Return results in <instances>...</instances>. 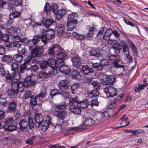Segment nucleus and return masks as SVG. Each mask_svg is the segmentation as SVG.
I'll list each match as a JSON object with an SVG mask.
<instances>
[{
  "instance_id": "f257e3e1",
  "label": "nucleus",
  "mask_w": 148,
  "mask_h": 148,
  "mask_svg": "<svg viewBox=\"0 0 148 148\" xmlns=\"http://www.w3.org/2000/svg\"><path fill=\"white\" fill-rule=\"evenodd\" d=\"M66 107V105L65 102H62L54 106L55 111L54 114L58 119L63 120L67 117L68 112L66 110L59 111V110H62Z\"/></svg>"
},
{
  "instance_id": "f03ea898",
  "label": "nucleus",
  "mask_w": 148,
  "mask_h": 148,
  "mask_svg": "<svg viewBox=\"0 0 148 148\" xmlns=\"http://www.w3.org/2000/svg\"><path fill=\"white\" fill-rule=\"evenodd\" d=\"M68 58V56L65 53L62 52L60 53L57 56L56 60L53 58L49 59L47 61L48 66L51 68H55Z\"/></svg>"
},
{
  "instance_id": "7ed1b4c3",
  "label": "nucleus",
  "mask_w": 148,
  "mask_h": 148,
  "mask_svg": "<svg viewBox=\"0 0 148 148\" xmlns=\"http://www.w3.org/2000/svg\"><path fill=\"white\" fill-rule=\"evenodd\" d=\"M7 32L10 36L13 37V45L14 47L19 48L22 44V42L19 36H17L18 32V29L17 28L12 27L11 28H7Z\"/></svg>"
},
{
  "instance_id": "20e7f679",
  "label": "nucleus",
  "mask_w": 148,
  "mask_h": 148,
  "mask_svg": "<svg viewBox=\"0 0 148 148\" xmlns=\"http://www.w3.org/2000/svg\"><path fill=\"white\" fill-rule=\"evenodd\" d=\"M122 43H124V44L122 45V46L117 42L113 43L112 47L114 53L116 54H119L120 53L121 50L122 49L123 47V51L125 55L130 54L129 48L128 45L125 43L124 41H123Z\"/></svg>"
},
{
  "instance_id": "39448f33",
  "label": "nucleus",
  "mask_w": 148,
  "mask_h": 148,
  "mask_svg": "<svg viewBox=\"0 0 148 148\" xmlns=\"http://www.w3.org/2000/svg\"><path fill=\"white\" fill-rule=\"evenodd\" d=\"M41 32L42 34L41 36V40L45 44L47 40L51 39L54 37L55 32L53 29L47 30L42 29Z\"/></svg>"
},
{
  "instance_id": "423d86ee",
  "label": "nucleus",
  "mask_w": 148,
  "mask_h": 148,
  "mask_svg": "<svg viewBox=\"0 0 148 148\" xmlns=\"http://www.w3.org/2000/svg\"><path fill=\"white\" fill-rule=\"evenodd\" d=\"M20 128L22 130H26L28 126L29 128L32 129L34 126V123L32 118H29L28 119V121L25 119L21 121L19 123Z\"/></svg>"
},
{
  "instance_id": "0eeeda50",
  "label": "nucleus",
  "mask_w": 148,
  "mask_h": 148,
  "mask_svg": "<svg viewBox=\"0 0 148 148\" xmlns=\"http://www.w3.org/2000/svg\"><path fill=\"white\" fill-rule=\"evenodd\" d=\"M44 51L43 46L37 45L35 46L31 51V55L32 57H39Z\"/></svg>"
},
{
  "instance_id": "6e6552de",
  "label": "nucleus",
  "mask_w": 148,
  "mask_h": 148,
  "mask_svg": "<svg viewBox=\"0 0 148 148\" xmlns=\"http://www.w3.org/2000/svg\"><path fill=\"white\" fill-rule=\"evenodd\" d=\"M119 56L118 55H112L109 56V59L113 62L114 66L117 68H122L123 70H124L125 66L123 65L119 64L118 61L119 60Z\"/></svg>"
},
{
  "instance_id": "1a4fd4ad",
  "label": "nucleus",
  "mask_w": 148,
  "mask_h": 148,
  "mask_svg": "<svg viewBox=\"0 0 148 148\" xmlns=\"http://www.w3.org/2000/svg\"><path fill=\"white\" fill-rule=\"evenodd\" d=\"M116 90L113 87L108 86L103 89V91L108 97H113L116 95Z\"/></svg>"
},
{
  "instance_id": "9d476101",
  "label": "nucleus",
  "mask_w": 148,
  "mask_h": 148,
  "mask_svg": "<svg viewBox=\"0 0 148 148\" xmlns=\"http://www.w3.org/2000/svg\"><path fill=\"white\" fill-rule=\"evenodd\" d=\"M40 39V37L38 35H35L32 39L28 40L27 45H28L29 49H31L35 45Z\"/></svg>"
},
{
  "instance_id": "9b49d317",
  "label": "nucleus",
  "mask_w": 148,
  "mask_h": 148,
  "mask_svg": "<svg viewBox=\"0 0 148 148\" xmlns=\"http://www.w3.org/2000/svg\"><path fill=\"white\" fill-rule=\"evenodd\" d=\"M70 85V83L66 80H60L58 84L59 88L62 91H64L68 89Z\"/></svg>"
},
{
  "instance_id": "f8f14e48",
  "label": "nucleus",
  "mask_w": 148,
  "mask_h": 148,
  "mask_svg": "<svg viewBox=\"0 0 148 148\" xmlns=\"http://www.w3.org/2000/svg\"><path fill=\"white\" fill-rule=\"evenodd\" d=\"M73 65L77 69L79 68L81 65L82 60L80 57L78 56L73 57L71 58Z\"/></svg>"
},
{
  "instance_id": "ddd939ff",
  "label": "nucleus",
  "mask_w": 148,
  "mask_h": 148,
  "mask_svg": "<svg viewBox=\"0 0 148 148\" xmlns=\"http://www.w3.org/2000/svg\"><path fill=\"white\" fill-rule=\"evenodd\" d=\"M34 119L35 122L34 123V125L36 127H38L43 121L44 118L41 114L37 113L35 115Z\"/></svg>"
},
{
  "instance_id": "4468645a",
  "label": "nucleus",
  "mask_w": 148,
  "mask_h": 148,
  "mask_svg": "<svg viewBox=\"0 0 148 148\" xmlns=\"http://www.w3.org/2000/svg\"><path fill=\"white\" fill-rule=\"evenodd\" d=\"M0 75L3 77H5L7 82H10L12 79V77L9 74V71L4 70L3 68H0Z\"/></svg>"
},
{
  "instance_id": "2eb2a0df",
  "label": "nucleus",
  "mask_w": 148,
  "mask_h": 148,
  "mask_svg": "<svg viewBox=\"0 0 148 148\" xmlns=\"http://www.w3.org/2000/svg\"><path fill=\"white\" fill-rule=\"evenodd\" d=\"M11 85L13 86L17 90V91L22 92L23 90L24 86L23 82H20L18 83L17 82H14L11 84Z\"/></svg>"
},
{
  "instance_id": "dca6fc26",
  "label": "nucleus",
  "mask_w": 148,
  "mask_h": 148,
  "mask_svg": "<svg viewBox=\"0 0 148 148\" xmlns=\"http://www.w3.org/2000/svg\"><path fill=\"white\" fill-rule=\"evenodd\" d=\"M78 23L77 20L67 21V24L68 27L67 31L71 32L75 28Z\"/></svg>"
},
{
  "instance_id": "f3484780",
  "label": "nucleus",
  "mask_w": 148,
  "mask_h": 148,
  "mask_svg": "<svg viewBox=\"0 0 148 148\" xmlns=\"http://www.w3.org/2000/svg\"><path fill=\"white\" fill-rule=\"evenodd\" d=\"M59 65V69L60 71L62 74L67 75L70 71V68L67 66L63 64L60 66Z\"/></svg>"
},
{
  "instance_id": "a211bd4d",
  "label": "nucleus",
  "mask_w": 148,
  "mask_h": 148,
  "mask_svg": "<svg viewBox=\"0 0 148 148\" xmlns=\"http://www.w3.org/2000/svg\"><path fill=\"white\" fill-rule=\"evenodd\" d=\"M10 76L12 77L11 81L7 82L11 84L14 82H17L20 77V73L18 71H14L13 73V77L11 76Z\"/></svg>"
},
{
  "instance_id": "6ab92c4d",
  "label": "nucleus",
  "mask_w": 148,
  "mask_h": 148,
  "mask_svg": "<svg viewBox=\"0 0 148 148\" xmlns=\"http://www.w3.org/2000/svg\"><path fill=\"white\" fill-rule=\"evenodd\" d=\"M81 71L85 75H87L92 73L93 72V71L88 66L84 65L82 66Z\"/></svg>"
},
{
  "instance_id": "aec40b11",
  "label": "nucleus",
  "mask_w": 148,
  "mask_h": 148,
  "mask_svg": "<svg viewBox=\"0 0 148 148\" xmlns=\"http://www.w3.org/2000/svg\"><path fill=\"white\" fill-rule=\"evenodd\" d=\"M11 88L8 90V93L10 97L13 98L17 96L18 92L17 90L12 85H11Z\"/></svg>"
},
{
  "instance_id": "412c9836",
  "label": "nucleus",
  "mask_w": 148,
  "mask_h": 148,
  "mask_svg": "<svg viewBox=\"0 0 148 148\" xmlns=\"http://www.w3.org/2000/svg\"><path fill=\"white\" fill-rule=\"evenodd\" d=\"M69 106H71L72 107H73L74 106L76 107L79 106V102L77 97H75L70 99Z\"/></svg>"
},
{
  "instance_id": "4be33fe9",
  "label": "nucleus",
  "mask_w": 148,
  "mask_h": 148,
  "mask_svg": "<svg viewBox=\"0 0 148 148\" xmlns=\"http://www.w3.org/2000/svg\"><path fill=\"white\" fill-rule=\"evenodd\" d=\"M115 79V78L114 76L112 75H110L107 76L105 78V80L107 82H104V83H102V84L104 85H105L106 84H112L114 82Z\"/></svg>"
},
{
  "instance_id": "5701e85b",
  "label": "nucleus",
  "mask_w": 148,
  "mask_h": 148,
  "mask_svg": "<svg viewBox=\"0 0 148 148\" xmlns=\"http://www.w3.org/2000/svg\"><path fill=\"white\" fill-rule=\"evenodd\" d=\"M95 123L94 120L90 117H86L84 119V123L87 126H92Z\"/></svg>"
},
{
  "instance_id": "b1692460",
  "label": "nucleus",
  "mask_w": 148,
  "mask_h": 148,
  "mask_svg": "<svg viewBox=\"0 0 148 148\" xmlns=\"http://www.w3.org/2000/svg\"><path fill=\"white\" fill-rule=\"evenodd\" d=\"M66 10L64 9H61L58 10L57 13L56 14V17L57 19L59 20L66 13Z\"/></svg>"
},
{
  "instance_id": "393cba45",
  "label": "nucleus",
  "mask_w": 148,
  "mask_h": 148,
  "mask_svg": "<svg viewBox=\"0 0 148 148\" xmlns=\"http://www.w3.org/2000/svg\"><path fill=\"white\" fill-rule=\"evenodd\" d=\"M112 33L113 31L111 29H107L103 35V39L105 40H108L109 41L110 40H109Z\"/></svg>"
},
{
  "instance_id": "a878e982",
  "label": "nucleus",
  "mask_w": 148,
  "mask_h": 148,
  "mask_svg": "<svg viewBox=\"0 0 148 148\" xmlns=\"http://www.w3.org/2000/svg\"><path fill=\"white\" fill-rule=\"evenodd\" d=\"M69 109L70 111L75 114H79L81 112V110L79 106L76 107L74 106L73 107L69 106Z\"/></svg>"
},
{
  "instance_id": "bb28decb",
  "label": "nucleus",
  "mask_w": 148,
  "mask_h": 148,
  "mask_svg": "<svg viewBox=\"0 0 148 148\" xmlns=\"http://www.w3.org/2000/svg\"><path fill=\"white\" fill-rule=\"evenodd\" d=\"M64 27L63 25L59 24L56 26L57 33L59 36H60L64 33Z\"/></svg>"
},
{
  "instance_id": "cd10ccee",
  "label": "nucleus",
  "mask_w": 148,
  "mask_h": 148,
  "mask_svg": "<svg viewBox=\"0 0 148 148\" xmlns=\"http://www.w3.org/2000/svg\"><path fill=\"white\" fill-rule=\"evenodd\" d=\"M16 103L15 101H13L10 103L9 105V112L11 113L14 112L16 111Z\"/></svg>"
},
{
  "instance_id": "c85d7f7f",
  "label": "nucleus",
  "mask_w": 148,
  "mask_h": 148,
  "mask_svg": "<svg viewBox=\"0 0 148 148\" xmlns=\"http://www.w3.org/2000/svg\"><path fill=\"white\" fill-rule=\"evenodd\" d=\"M71 76L73 79L76 80L79 79L81 77V76L80 75L79 72L76 70H73Z\"/></svg>"
},
{
  "instance_id": "c756f323",
  "label": "nucleus",
  "mask_w": 148,
  "mask_h": 148,
  "mask_svg": "<svg viewBox=\"0 0 148 148\" xmlns=\"http://www.w3.org/2000/svg\"><path fill=\"white\" fill-rule=\"evenodd\" d=\"M1 60L3 61L11 63L13 61V59L11 56L4 55L2 57Z\"/></svg>"
},
{
  "instance_id": "7c9ffc66",
  "label": "nucleus",
  "mask_w": 148,
  "mask_h": 148,
  "mask_svg": "<svg viewBox=\"0 0 148 148\" xmlns=\"http://www.w3.org/2000/svg\"><path fill=\"white\" fill-rule=\"evenodd\" d=\"M92 66L93 68L98 71L101 70L103 68V66L101 64V62H92Z\"/></svg>"
},
{
  "instance_id": "2f4dec72",
  "label": "nucleus",
  "mask_w": 148,
  "mask_h": 148,
  "mask_svg": "<svg viewBox=\"0 0 148 148\" xmlns=\"http://www.w3.org/2000/svg\"><path fill=\"white\" fill-rule=\"evenodd\" d=\"M54 22V21L52 19L45 20L43 22V25L47 28L49 27Z\"/></svg>"
},
{
  "instance_id": "473e14b6",
  "label": "nucleus",
  "mask_w": 148,
  "mask_h": 148,
  "mask_svg": "<svg viewBox=\"0 0 148 148\" xmlns=\"http://www.w3.org/2000/svg\"><path fill=\"white\" fill-rule=\"evenodd\" d=\"M13 121V119L12 117H10L7 118L5 121L3 125L4 127H7L8 126L12 124Z\"/></svg>"
},
{
  "instance_id": "72a5a7b5",
  "label": "nucleus",
  "mask_w": 148,
  "mask_h": 148,
  "mask_svg": "<svg viewBox=\"0 0 148 148\" xmlns=\"http://www.w3.org/2000/svg\"><path fill=\"white\" fill-rule=\"evenodd\" d=\"M89 105V102L88 100L86 99L84 100L79 102V107L82 109H84L87 108Z\"/></svg>"
},
{
  "instance_id": "f704fd0d",
  "label": "nucleus",
  "mask_w": 148,
  "mask_h": 148,
  "mask_svg": "<svg viewBox=\"0 0 148 148\" xmlns=\"http://www.w3.org/2000/svg\"><path fill=\"white\" fill-rule=\"evenodd\" d=\"M23 57L22 55L18 54H15L13 56L14 60L16 62L20 63L23 59Z\"/></svg>"
},
{
  "instance_id": "c9c22d12",
  "label": "nucleus",
  "mask_w": 148,
  "mask_h": 148,
  "mask_svg": "<svg viewBox=\"0 0 148 148\" xmlns=\"http://www.w3.org/2000/svg\"><path fill=\"white\" fill-rule=\"evenodd\" d=\"M77 14L76 13L72 12L68 15L67 21H73L77 20L75 18L76 17H77Z\"/></svg>"
},
{
  "instance_id": "e433bc0d",
  "label": "nucleus",
  "mask_w": 148,
  "mask_h": 148,
  "mask_svg": "<svg viewBox=\"0 0 148 148\" xmlns=\"http://www.w3.org/2000/svg\"><path fill=\"white\" fill-rule=\"evenodd\" d=\"M21 14L20 12L17 11H15L14 10L12 11V13H10L9 15V18H16L19 17Z\"/></svg>"
},
{
  "instance_id": "4c0bfd02",
  "label": "nucleus",
  "mask_w": 148,
  "mask_h": 148,
  "mask_svg": "<svg viewBox=\"0 0 148 148\" xmlns=\"http://www.w3.org/2000/svg\"><path fill=\"white\" fill-rule=\"evenodd\" d=\"M3 92L2 90H0V104L5 106L7 103V101L5 98L1 97L3 96Z\"/></svg>"
},
{
  "instance_id": "58836bf2",
  "label": "nucleus",
  "mask_w": 148,
  "mask_h": 148,
  "mask_svg": "<svg viewBox=\"0 0 148 148\" xmlns=\"http://www.w3.org/2000/svg\"><path fill=\"white\" fill-rule=\"evenodd\" d=\"M105 27H101L100 30L98 32V34L97 35V37L100 38L101 39H103V35L104 34H104L105 33Z\"/></svg>"
},
{
  "instance_id": "ea45409f",
  "label": "nucleus",
  "mask_w": 148,
  "mask_h": 148,
  "mask_svg": "<svg viewBox=\"0 0 148 148\" xmlns=\"http://www.w3.org/2000/svg\"><path fill=\"white\" fill-rule=\"evenodd\" d=\"M96 31V29L94 27L91 28L86 35L87 38H89L92 37L93 35L95 34Z\"/></svg>"
},
{
  "instance_id": "a19ab883",
  "label": "nucleus",
  "mask_w": 148,
  "mask_h": 148,
  "mask_svg": "<svg viewBox=\"0 0 148 148\" xmlns=\"http://www.w3.org/2000/svg\"><path fill=\"white\" fill-rule=\"evenodd\" d=\"M50 96H51L52 98H53V96H56L57 95L60 94V92L58 90L56 89H54L53 90H51L50 91Z\"/></svg>"
},
{
  "instance_id": "79ce46f5",
  "label": "nucleus",
  "mask_w": 148,
  "mask_h": 148,
  "mask_svg": "<svg viewBox=\"0 0 148 148\" xmlns=\"http://www.w3.org/2000/svg\"><path fill=\"white\" fill-rule=\"evenodd\" d=\"M37 99L38 98H37V97H35L34 96L31 97V100L30 102V103L32 107H33L36 105V99Z\"/></svg>"
},
{
  "instance_id": "37998d69",
  "label": "nucleus",
  "mask_w": 148,
  "mask_h": 148,
  "mask_svg": "<svg viewBox=\"0 0 148 148\" xmlns=\"http://www.w3.org/2000/svg\"><path fill=\"white\" fill-rule=\"evenodd\" d=\"M70 32V31H67L65 33V34H66V37H68L72 35L77 39V37H78V34L76 32Z\"/></svg>"
},
{
  "instance_id": "c03bdc74",
  "label": "nucleus",
  "mask_w": 148,
  "mask_h": 148,
  "mask_svg": "<svg viewBox=\"0 0 148 148\" xmlns=\"http://www.w3.org/2000/svg\"><path fill=\"white\" fill-rule=\"evenodd\" d=\"M58 6L56 3H53L51 6V10H52L53 13L56 14H57L58 11Z\"/></svg>"
},
{
  "instance_id": "a18cd8bd",
  "label": "nucleus",
  "mask_w": 148,
  "mask_h": 148,
  "mask_svg": "<svg viewBox=\"0 0 148 148\" xmlns=\"http://www.w3.org/2000/svg\"><path fill=\"white\" fill-rule=\"evenodd\" d=\"M14 20L13 18H9V19L7 21L6 24L7 25V26H8V27L6 28V32H7V28H11L12 27H12L11 26V24L13 22ZM14 28H16V27H14Z\"/></svg>"
},
{
  "instance_id": "49530a36",
  "label": "nucleus",
  "mask_w": 148,
  "mask_h": 148,
  "mask_svg": "<svg viewBox=\"0 0 148 148\" xmlns=\"http://www.w3.org/2000/svg\"><path fill=\"white\" fill-rule=\"evenodd\" d=\"M27 67H26L24 64H21L20 65V73H23L25 71L27 70Z\"/></svg>"
},
{
  "instance_id": "de8ad7c7",
  "label": "nucleus",
  "mask_w": 148,
  "mask_h": 148,
  "mask_svg": "<svg viewBox=\"0 0 148 148\" xmlns=\"http://www.w3.org/2000/svg\"><path fill=\"white\" fill-rule=\"evenodd\" d=\"M48 65L47 61H43L40 63V67L41 69H44L48 66Z\"/></svg>"
},
{
  "instance_id": "09e8293b",
  "label": "nucleus",
  "mask_w": 148,
  "mask_h": 148,
  "mask_svg": "<svg viewBox=\"0 0 148 148\" xmlns=\"http://www.w3.org/2000/svg\"><path fill=\"white\" fill-rule=\"evenodd\" d=\"M55 47L54 45H52L48 49L47 52L49 54H53L54 53V49Z\"/></svg>"
},
{
  "instance_id": "8fccbe9b",
  "label": "nucleus",
  "mask_w": 148,
  "mask_h": 148,
  "mask_svg": "<svg viewBox=\"0 0 148 148\" xmlns=\"http://www.w3.org/2000/svg\"><path fill=\"white\" fill-rule=\"evenodd\" d=\"M129 46L131 48L133 52L135 54H137V51L135 45L133 43L131 42Z\"/></svg>"
},
{
  "instance_id": "3c124183",
  "label": "nucleus",
  "mask_w": 148,
  "mask_h": 148,
  "mask_svg": "<svg viewBox=\"0 0 148 148\" xmlns=\"http://www.w3.org/2000/svg\"><path fill=\"white\" fill-rule=\"evenodd\" d=\"M9 125L7 126V127H4V129L6 130L9 131H12L16 130V127L15 126L12 124Z\"/></svg>"
},
{
  "instance_id": "603ef678",
  "label": "nucleus",
  "mask_w": 148,
  "mask_h": 148,
  "mask_svg": "<svg viewBox=\"0 0 148 148\" xmlns=\"http://www.w3.org/2000/svg\"><path fill=\"white\" fill-rule=\"evenodd\" d=\"M44 10L47 13H48L51 10V7H50V5L48 2L47 3L45 6Z\"/></svg>"
},
{
  "instance_id": "864d4df0",
  "label": "nucleus",
  "mask_w": 148,
  "mask_h": 148,
  "mask_svg": "<svg viewBox=\"0 0 148 148\" xmlns=\"http://www.w3.org/2000/svg\"><path fill=\"white\" fill-rule=\"evenodd\" d=\"M51 75V71H47V70H46L45 71L42 73V76L46 78L48 77H50Z\"/></svg>"
},
{
  "instance_id": "5fc2aeb1",
  "label": "nucleus",
  "mask_w": 148,
  "mask_h": 148,
  "mask_svg": "<svg viewBox=\"0 0 148 148\" xmlns=\"http://www.w3.org/2000/svg\"><path fill=\"white\" fill-rule=\"evenodd\" d=\"M46 120L44 122L47 123L49 124V127H50L53 126V124L50 121L51 118L49 116H47L45 117Z\"/></svg>"
},
{
  "instance_id": "6e6d98bb",
  "label": "nucleus",
  "mask_w": 148,
  "mask_h": 148,
  "mask_svg": "<svg viewBox=\"0 0 148 148\" xmlns=\"http://www.w3.org/2000/svg\"><path fill=\"white\" fill-rule=\"evenodd\" d=\"M18 53L19 54H20L23 56L25 54L26 51L24 48H18Z\"/></svg>"
},
{
  "instance_id": "4d7b16f0",
  "label": "nucleus",
  "mask_w": 148,
  "mask_h": 148,
  "mask_svg": "<svg viewBox=\"0 0 148 148\" xmlns=\"http://www.w3.org/2000/svg\"><path fill=\"white\" fill-rule=\"evenodd\" d=\"M47 127H49V124L47 123L44 122L41 127V129L43 132H45L47 130Z\"/></svg>"
},
{
  "instance_id": "13d9d810",
  "label": "nucleus",
  "mask_w": 148,
  "mask_h": 148,
  "mask_svg": "<svg viewBox=\"0 0 148 148\" xmlns=\"http://www.w3.org/2000/svg\"><path fill=\"white\" fill-rule=\"evenodd\" d=\"M47 94V92L46 90H45L43 91H42L40 94H38L37 96V98L38 97L42 99L45 97Z\"/></svg>"
},
{
  "instance_id": "bf43d9fd",
  "label": "nucleus",
  "mask_w": 148,
  "mask_h": 148,
  "mask_svg": "<svg viewBox=\"0 0 148 148\" xmlns=\"http://www.w3.org/2000/svg\"><path fill=\"white\" fill-rule=\"evenodd\" d=\"M92 84L94 87V89H97L99 88L100 86V84L97 81H93Z\"/></svg>"
},
{
  "instance_id": "052dcab7",
  "label": "nucleus",
  "mask_w": 148,
  "mask_h": 148,
  "mask_svg": "<svg viewBox=\"0 0 148 148\" xmlns=\"http://www.w3.org/2000/svg\"><path fill=\"white\" fill-rule=\"evenodd\" d=\"M143 131L141 129H138L137 130H133L132 134L134 136H137L139 134L142 132Z\"/></svg>"
},
{
  "instance_id": "680f3d73",
  "label": "nucleus",
  "mask_w": 148,
  "mask_h": 148,
  "mask_svg": "<svg viewBox=\"0 0 148 148\" xmlns=\"http://www.w3.org/2000/svg\"><path fill=\"white\" fill-rule=\"evenodd\" d=\"M100 62L102 66H108L109 64L108 61L105 59H103L101 60Z\"/></svg>"
},
{
  "instance_id": "e2e57ef3",
  "label": "nucleus",
  "mask_w": 148,
  "mask_h": 148,
  "mask_svg": "<svg viewBox=\"0 0 148 148\" xmlns=\"http://www.w3.org/2000/svg\"><path fill=\"white\" fill-rule=\"evenodd\" d=\"M18 64L16 62H13L11 64L12 70L15 71L18 69Z\"/></svg>"
},
{
  "instance_id": "0e129e2a",
  "label": "nucleus",
  "mask_w": 148,
  "mask_h": 148,
  "mask_svg": "<svg viewBox=\"0 0 148 148\" xmlns=\"http://www.w3.org/2000/svg\"><path fill=\"white\" fill-rule=\"evenodd\" d=\"M98 105V101L97 99H92L90 103V105L91 106H97Z\"/></svg>"
},
{
  "instance_id": "69168bd1",
  "label": "nucleus",
  "mask_w": 148,
  "mask_h": 148,
  "mask_svg": "<svg viewBox=\"0 0 148 148\" xmlns=\"http://www.w3.org/2000/svg\"><path fill=\"white\" fill-rule=\"evenodd\" d=\"M25 99L32 97L31 92L30 90H27L25 92Z\"/></svg>"
},
{
  "instance_id": "338daca9",
  "label": "nucleus",
  "mask_w": 148,
  "mask_h": 148,
  "mask_svg": "<svg viewBox=\"0 0 148 148\" xmlns=\"http://www.w3.org/2000/svg\"><path fill=\"white\" fill-rule=\"evenodd\" d=\"M90 54L91 56H99V54L97 53L96 50H92L90 52Z\"/></svg>"
},
{
  "instance_id": "774afa93",
  "label": "nucleus",
  "mask_w": 148,
  "mask_h": 148,
  "mask_svg": "<svg viewBox=\"0 0 148 148\" xmlns=\"http://www.w3.org/2000/svg\"><path fill=\"white\" fill-rule=\"evenodd\" d=\"M109 116V115L106 111L103 112L102 114V117L104 120L107 119Z\"/></svg>"
}]
</instances>
